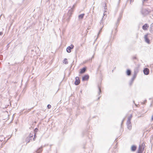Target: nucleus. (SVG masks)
Masks as SVG:
<instances>
[{
  "mask_svg": "<svg viewBox=\"0 0 153 153\" xmlns=\"http://www.w3.org/2000/svg\"><path fill=\"white\" fill-rule=\"evenodd\" d=\"M133 1H134V0H130V4H131V2Z\"/></svg>",
  "mask_w": 153,
  "mask_h": 153,
  "instance_id": "40",
  "label": "nucleus"
},
{
  "mask_svg": "<svg viewBox=\"0 0 153 153\" xmlns=\"http://www.w3.org/2000/svg\"><path fill=\"white\" fill-rule=\"evenodd\" d=\"M126 124L129 130H131L132 128V124L131 122H127Z\"/></svg>",
  "mask_w": 153,
  "mask_h": 153,
  "instance_id": "6",
  "label": "nucleus"
},
{
  "mask_svg": "<svg viewBox=\"0 0 153 153\" xmlns=\"http://www.w3.org/2000/svg\"><path fill=\"white\" fill-rule=\"evenodd\" d=\"M123 10H122L120 12L119 15V16L122 17L123 13Z\"/></svg>",
  "mask_w": 153,
  "mask_h": 153,
  "instance_id": "28",
  "label": "nucleus"
},
{
  "mask_svg": "<svg viewBox=\"0 0 153 153\" xmlns=\"http://www.w3.org/2000/svg\"><path fill=\"white\" fill-rule=\"evenodd\" d=\"M132 117V115L131 114V115L130 116L128 117V120H127V122H131V119Z\"/></svg>",
  "mask_w": 153,
  "mask_h": 153,
  "instance_id": "20",
  "label": "nucleus"
},
{
  "mask_svg": "<svg viewBox=\"0 0 153 153\" xmlns=\"http://www.w3.org/2000/svg\"><path fill=\"white\" fill-rule=\"evenodd\" d=\"M126 74L127 76H130L131 74V71L129 69H128L126 71Z\"/></svg>",
  "mask_w": 153,
  "mask_h": 153,
  "instance_id": "16",
  "label": "nucleus"
},
{
  "mask_svg": "<svg viewBox=\"0 0 153 153\" xmlns=\"http://www.w3.org/2000/svg\"><path fill=\"white\" fill-rule=\"evenodd\" d=\"M98 89H99V92H98V94L99 95H100L101 92V87L99 85H98Z\"/></svg>",
  "mask_w": 153,
  "mask_h": 153,
  "instance_id": "19",
  "label": "nucleus"
},
{
  "mask_svg": "<svg viewBox=\"0 0 153 153\" xmlns=\"http://www.w3.org/2000/svg\"><path fill=\"white\" fill-rule=\"evenodd\" d=\"M32 140V138H29V137H27L25 141L27 142V143H29L31 140Z\"/></svg>",
  "mask_w": 153,
  "mask_h": 153,
  "instance_id": "17",
  "label": "nucleus"
},
{
  "mask_svg": "<svg viewBox=\"0 0 153 153\" xmlns=\"http://www.w3.org/2000/svg\"><path fill=\"white\" fill-rule=\"evenodd\" d=\"M140 67L139 65H138L135 68L134 70V74L137 75V74L139 72V68Z\"/></svg>",
  "mask_w": 153,
  "mask_h": 153,
  "instance_id": "5",
  "label": "nucleus"
},
{
  "mask_svg": "<svg viewBox=\"0 0 153 153\" xmlns=\"http://www.w3.org/2000/svg\"><path fill=\"white\" fill-rule=\"evenodd\" d=\"M133 102H134V103L135 104V106H136L137 107V105H136L135 103V101H133Z\"/></svg>",
  "mask_w": 153,
  "mask_h": 153,
  "instance_id": "37",
  "label": "nucleus"
},
{
  "mask_svg": "<svg viewBox=\"0 0 153 153\" xmlns=\"http://www.w3.org/2000/svg\"><path fill=\"white\" fill-rule=\"evenodd\" d=\"M120 0H119V1H118V3H120Z\"/></svg>",
  "mask_w": 153,
  "mask_h": 153,
  "instance_id": "45",
  "label": "nucleus"
},
{
  "mask_svg": "<svg viewBox=\"0 0 153 153\" xmlns=\"http://www.w3.org/2000/svg\"><path fill=\"white\" fill-rule=\"evenodd\" d=\"M1 147H2V144H1Z\"/></svg>",
  "mask_w": 153,
  "mask_h": 153,
  "instance_id": "50",
  "label": "nucleus"
},
{
  "mask_svg": "<svg viewBox=\"0 0 153 153\" xmlns=\"http://www.w3.org/2000/svg\"><path fill=\"white\" fill-rule=\"evenodd\" d=\"M151 120L152 121L153 120V115H152L151 117Z\"/></svg>",
  "mask_w": 153,
  "mask_h": 153,
  "instance_id": "39",
  "label": "nucleus"
},
{
  "mask_svg": "<svg viewBox=\"0 0 153 153\" xmlns=\"http://www.w3.org/2000/svg\"><path fill=\"white\" fill-rule=\"evenodd\" d=\"M36 134H34V137L33 138V140L34 141L35 140L36 138Z\"/></svg>",
  "mask_w": 153,
  "mask_h": 153,
  "instance_id": "29",
  "label": "nucleus"
},
{
  "mask_svg": "<svg viewBox=\"0 0 153 153\" xmlns=\"http://www.w3.org/2000/svg\"><path fill=\"white\" fill-rule=\"evenodd\" d=\"M145 147V144L143 143L141 145L139 146V148L137 153H143Z\"/></svg>",
  "mask_w": 153,
  "mask_h": 153,
  "instance_id": "2",
  "label": "nucleus"
},
{
  "mask_svg": "<svg viewBox=\"0 0 153 153\" xmlns=\"http://www.w3.org/2000/svg\"><path fill=\"white\" fill-rule=\"evenodd\" d=\"M89 78V76L88 74L85 75H84L82 77V81H85L88 80Z\"/></svg>",
  "mask_w": 153,
  "mask_h": 153,
  "instance_id": "10",
  "label": "nucleus"
},
{
  "mask_svg": "<svg viewBox=\"0 0 153 153\" xmlns=\"http://www.w3.org/2000/svg\"><path fill=\"white\" fill-rule=\"evenodd\" d=\"M132 59H137V57L136 56H133L132 57Z\"/></svg>",
  "mask_w": 153,
  "mask_h": 153,
  "instance_id": "34",
  "label": "nucleus"
},
{
  "mask_svg": "<svg viewBox=\"0 0 153 153\" xmlns=\"http://www.w3.org/2000/svg\"><path fill=\"white\" fill-rule=\"evenodd\" d=\"M150 27H153V22L151 25Z\"/></svg>",
  "mask_w": 153,
  "mask_h": 153,
  "instance_id": "36",
  "label": "nucleus"
},
{
  "mask_svg": "<svg viewBox=\"0 0 153 153\" xmlns=\"http://www.w3.org/2000/svg\"><path fill=\"white\" fill-rule=\"evenodd\" d=\"M149 27L148 24H145L143 26L142 28L144 30H147V28H148Z\"/></svg>",
  "mask_w": 153,
  "mask_h": 153,
  "instance_id": "14",
  "label": "nucleus"
},
{
  "mask_svg": "<svg viewBox=\"0 0 153 153\" xmlns=\"http://www.w3.org/2000/svg\"><path fill=\"white\" fill-rule=\"evenodd\" d=\"M3 34V32H0V36L2 35Z\"/></svg>",
  "mask_w": 153,
  "mask_h": 153,
  "instance_id": "38",
  "label": "nucleus"
},
{
  "mask_svg": "<svg viewBox=\"0 0 153 153\" xmlns=\"http://www.w3.org/2000/svg\"><path fill=\"white\" fill-rule=\"evenodd\" d=\"M3 140H0V142H1V141H3Z\"/></svg>",
  "mask_w": 153,
  "mask_h": 153,
  "instance_id": "48",
  "label": "nucleus"
},
{
  "mask_svg": "<svg viewBox=\"0 0 153 153\" xmlns=\"http://www.w3.org/2000/svg\"><path fill=\"white\" fill-rule=\"evenodd\" d=\"M84 108V107L83 106V107H82L81 108Z\"/></svg>",
  "mask_w": 153,
  "mask_h": 153,
  "instance_id": "46",
  "label": "nucleus"
},
{
  "mask_svg": "<svg viewBox=\"0 0 153 153\" xmlns=\"http://www.w3.org/2000/svg\"><path fill=\"white\" fill-rule=\"evenodd\" d=\"M74 46L73 45L71 44L70 46H68L66 48V51L68 53H70L71 52V50L73 49Z\"/></svg>",
  "mask_w": 153,
  "mask_h": 153,
  "instance_id": "3",
  "label": "nucleus"
},
{
  "mask_svg": "<svg viewBox=\"0 0 153 153\" xmlns=\"http://www.w3.org/2000/svg\"><path fill=\"white\" fill-rule=\"evenodd\" d=\"M122 17V16H119V17L117 19V21H118V22H120V20H121Z\"/></svg>",
  "mask_w": 153,
  "mask_h": 153,
  "instance_id": "27",
  "label": "nucleus"
},
{
  "mask_svg": "<svg viewBox=\"0 0 153 153\" xmlns=\"http://www.w3.org/2000/svg\"><path fill=\"white\" fill-rule=\"evenodd\" d=\"M47 107L48 109H50L51 108V105L50 104H48L47 105Z\"/></svg>",
  "mask_w": 153,
  "mask_h": 153,
  "instance_id": "31",
  "label": "nucleus"
},
{
  "mask_svg": "<svg viewBox=\"0 0 153 153\" xmlns=\"http://www.w3.org/2000/svg\"><path fill=\"white\" fill-rule=\"evenodd\" d=\"M84 15L85 14L84 13L81 14L79 15L78 18L79 19H82L83 18Z\"/></svg>",
  "mask_w": 153,
  "mask_h": 153,
  "instance_id": "18",
  "label": "nucleus"
},
{
  "mask_svg": "<svg viewBox=\"0 0 153 153\" xmlns=\"http://www.w3.org/2000/svg\"><path fill=\"white\" fill-rule=\"evenodd\" d=\"M113 30H112L111 32V34H112L113 33Z\"/></svg>",
  "mask_w": 153,
  "mask_h": 153,
  "instance_id": "44",
  "label": "nucleus"
},
{
  "mask_svg": "<svg viewBox=\"0 0 153 153\" xmlns=\"http://www.w3.org/2000/svg\"><path fill=\"white\" fill-rule=\"evenodd\" d=\"M152 10L148 8H144L142 7L140 10V13L143 16H145L149 15L152 11Z\"/></svg>",
  "mask_w": 153,
  "mask_h": 153,
  "instance_id": "1",
  "label": "nucleus"
},
{
  "mask_svg": "<svg viewBox=\"0 0 153 153\" xmlns=\"http://www.w3.org/2000/svg\"><path fill=\"white\" fill-rule=\"evenodd\" d=\"M9 44L7 45V48H8V45H9Z\"/></svg>",
  "mask_w": 153,
  "mask_h": 153,
  "instance_id": "47",
  "label": "nucleus"
},
{
  "mask_svg": "<svg viewBox=\"0 0 153 153\" xmlns=\"http://www.w3.org/2000/svg\"><path fill=\"white\" fill-rule=\"evenodd\" d=\"M120 22H118V21H117L116 23V28L115 30V31L116 32V33L117 32V26L119 25Z\"/></svg>",
  "mask_w": 153,
  "mask_h": 153,
  "instance_id": "22",
  "label": "nucleus"
},
{
  "mask_svg": "<svg viewBox=\"0 0 153 153\" xmlns=\"http://www.w3.org/2000/svg\"><path fill=\"white\" fill-rule=\"evenodd\" d=\"M103 27L101 28V29L100 30V31H99V33H98V35H99V34L101 33V31H102V28Z\"/></svg>",
  "mask_w": 153,
  "mask_h": 153,
  "instance_id": "33",
  "label": "nucleus"
},
{
  "mask_svg": "<svg viewBox=\"0 0 153 153\" xmlns=\"http://www.w3.org/2000/svg\"><path fill=\"white\" fill-rule=\"evenodd\" d=\"M75 7V5H74L69 10L68 14L71 15L72 14V13L73 11L74 8Z\"/></svg>",
  "mask_w": 153,
  "mask_h": 153,
  "instance_id": "13",
  "label": "nucleus"
},
{
  "mask_svg": "<svg viewBox=\"0 0 153 153\" xmlns=\"http://www.w3.org/2000/svg\"><path fill=\"white\" fill-rule=\"evenodd\" d=\"M100 97H99L98 98H97V100H99L100 98Z\"/></svg>",
  "mask_w": 153,
  "mask_h": 153,
  "instance_id": "42",
  "label": "nucleus"
},
{
  "mask_svg": "<svg viewBox=\"0 0 153 153\" xmlns=\"http://www.w3.org/2000/svg\"><path fill=\"white\" fill-rule=\"evenodd\" d=\"M149 30L151 33H153V27H150Z\"/></svg>",
  "mask_w": 153,
  "mask_h": 153,
  "instance_id": "24",
  "label": "nucleus"
},
{
  "mask_svg": "<svg viewBox=\"0 0 153 153\" xmlns=\"http://www.w3.org/2000/svg\"><path fill=\"white\" fill-rule=\"evenodd\" d=\"M104 18V16H103L102 19H101V21H100V25H103V18Z\"/></svg>",
  "mask_w": 153,
  "mask_h": 153,
  "instance_id": "26",
  "label": "nucleus"
},
{
  "mask_svg": "<svg viewBox=\"0 0 153 153\" xmlns=\"http://www.w3.org/2000/svg\"><path fill=\"white\" fill-rule=\"evenodd\" d=\"M124 119L123 120H122V123H121V124H122L123 123V121H124Z\"/></svg>",
  "mask_w": 153,
  "mask_h": 153,
  "instance_id": "43",
  "label": "nucleus"
},
{
  "mask_svg": "<svg viewBox=\"0 0 153 153\" xmlns=\"http://www.w3.org/2000/svg\"><path fill=\"white\" fill-rule=\"evenodd\" d=\"M80 81L79 77L78 76L76 77L75 81L74 82L75 84L76 85H78L80 83Z\"/></svg>",
  "mask_w": 153,
  "mask_h": 153,
  "instance_id": "7",
  "label": "nucleus"
},
{
  "mask_svg": "<svg viewBox=\"0 0 153 153\" xmlns=\"http://www.w3.org/2000/svg\"><path fill=\"white\" fill-rule=\"evenodd\" d=\"M143 72L145 75H148L149 74V70L147 68H145L143 69Z\"/></svg>",
  "mask_w": 153,
  "mask_h": 153,
  "instance_id": "9",
  "label": "nucleus"
},
{
  "mask_svg": "<svg viewBox=\"0 0 153 153\" xmlns=\"http://www.w3.org/2000/svg\"><path fill=\"white\" fill-rule=\"evenodd\" d=\"M146 102V100H145L143 102H141V103L142 104H145Z\"/></svg>",
  "mask_w": 153,
  "mask_h": 153,
  "instance_id": "32",
  "label": "nucleus"
},
{
  "mask_svg": "<svg viewBox=\"0 0 153 153\" xmlns=\"http://www.w3.org/2000/svg\"><path fill=\"white\" fill-rule=\"evenodd\" d=\"M38 131V129L37 128H35V129L34 130L33 132H34L35 134H36L35 133L36 132H37Z\"/></svg>",
  "mask_w": 153,
  "mask_h": 153,
  "instance_id": "25",
  "label": "nucleus"
},
{
  "mask_svg": "<svg viewBox=\"0 0 153 153\" xmlns=\"http://www.w3.org/2000/svg\"><path fill=\"white\" fill-rule=\"evenodd\" d=\"M33 132H31L28 137H29V138H32L33 136Z\"/></svg>",
  "mask_w": 153,
  "mask_h": 153,
  "instance_id": "21",
  "label": "nucleus"
},
{
  "mask_svg": "<svg viewBox=\"0 0 153 153\" xmlns=\"http://www.w3.org/2000/svg\"><path fill=\"white\" fill-rule=\"evenodd\" d=\"M149 34L147 33L144 36V38L145 42L148 44L150 43V41L148 38V35Z\"/></svg>",
  "mask_w": 153,
  "mask_h": 153,
  "instance_id": "4",
  "label": "nucleus"
},
{
  "mask_svg": "<svg viewBox=\"0 0 153 153\" xmlns=\"http://www.w3.org/2000/svg\"><path fill=\"white\" fill-rule=\"evenodd\" d=\"M137 148V147L135 145H132L131 148V151L132 152H135Z\"/></svg>",
  "mask_w": 153,
  "mask_h": 153,
  "instance_id": "11",
  "label": "nucleus"
},
{
  "mask_svg": "<svg viewBox=\"0 0 153 153\" xmlns=\"http://www.w3.org/2000/svg\"><path fill=\"white\" fill-rule=\"evenodd\" d=\"M80 92H81V93L82 92V91H80Z\"/></svg>",
  "mask_w": 153,
  "mask_h": 153,
  "instance_id": "51",
  "label": "nucleus"
},
{
  "mask_svg": "<svg viewBox=\"0 0 153 153\" xmlns=\"http://www.w3.org/2000/svg\"><path fill=\"white\" fill-rule=\"evenodd\" d=\"M86 68L84 67L82 69H81L80 71H79V73L80 74H82L85 73L86 71Z\"/></svg>",
  "mask_w": 153,
  "mask_h": 153,
  "instance_id": "12",
  "label": "nucleus"
},
{
  "mask_svg": "<svg viewBox=\"0 0 153 153\" xmlns=\"http://www.w3.org/2000/svg\"><path fill=\"white\" fill-rule=\"evenodd\" d=\"M63 63L65 64H68V62L67 61V59L65 58L63 60Z\"/></svg>",
  "mask_w": 153,
  "mask_h": 153,
  "instance_id": "23",
  "label": "nucleus"
},
{
  "mask_svg": "<svg viewBox=\"0 0 153 153\" xmlns=\"http://www.w3.org/2000/svg\"><path fill=\"white\" fill-rule=\"evenodd\" d=\"M148 0H143L142 1V5H144V3L145 2L147 1Z\"/></svg>",
  "mask_w": 153,
  "mask_h": 153,
  "instance_id": "30",
  "label": "nucleus"
},
{
  "mask_svg": "<svg viewBox=\"0 0 153 153\" xmlns=\"http://www.w3.org/2000/svg\"><path fill=\"white\" fill-rule=\"evenodd\" d=\"M103 15H104V16L105 15V12L104 13Z\"/></svg>",
  "mask_w": 153,
  "mask_h": 153,
  "instance_id": "49",
  "label": "nucleus"
},
{
  "mask_svg": "<svg viewBox=\"0 0 153 153\" xmlns=\"http://www.w3.org/2000/svg\"><path fill=\"white\" fill-rule=\"evenodd\" d=\"M42 147L41 146L38 148L36 151V153H40L42 151Z\"/></svg>",
  "mask_w": 153,
  "mask_h": 153,
  "instance_id": "15",
  "label": "nucleus"
},
{
  "mask_svg": "<svg viewBox=\"0 0 153 153\" xmlns=\"http://www.w3.org/2000/svg\"><path fill=\"white\" fill-rule=\"evenodd\" d=\"M107 6L106 5V4H105V11L106 12V11L105 10V9H107Z\"/></svg>",
  "mask_w": 153,
  "mask_h": 153,
  "instance_id": "35",
  "label": "nucleus"
},
{
  "mask_svg": "<svg viewBox=\"0 0 153 153\" xmlns=\"http://www.w3.org/2000/svg\"><path fill=\"white\" fill-rule=\"evenodd\" d=\"M137 75L134 74L133 77L131 78V79L130 82H129V85H132V84L135 79L136 78V77Z\"/></svg>",
  "mask_w": 153,
  "mask_h": 153,
  "instance_id": "8",
  "label": "nucleus"
},
{
  "mask_svg": "<svg viewBox=\"0 0 153 153\" xmlns=\"http://www.w3.org/2000/svg\"><path fill=\"white\" fill-rule=\"evenodd\" d=\"M94 6L93 7V11H92L93 12H94Z\"/></svg>",
  "mask_w": 153,
  "mask_h": 153,
  "instance_id": "41",
  "label": "nucleus"
}]
</instances>
